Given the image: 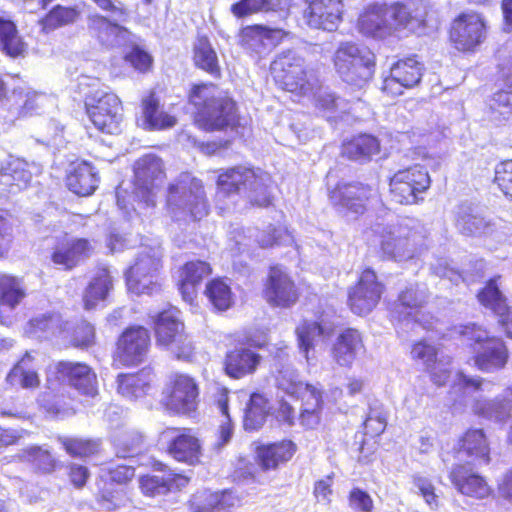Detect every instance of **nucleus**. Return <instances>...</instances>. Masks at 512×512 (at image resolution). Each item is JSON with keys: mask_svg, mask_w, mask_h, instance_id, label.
<instances>
[{"mask_svg": "<svg viewBox=\"0 0 512 512\" xmlns=\"http://www.w3.org/2000/svg\"><path fill=\"white\" fill-rule=\"evenodd\" d=\"M71 389L94 398L98 395L97 374L86 362L58 360L46 368L45 391L39 395L38 402L48 413H62L75 399Z\"/></svg>", "mask_w": 512, "mask_h": 512, "instance_id": "f257e3e1", "label": "nucleus"}, {"mask_svg": "<svg viewBox=\"0 0 512 512\" xmlns=\"http://www.w3.org/2000/svg\"><path fill=\"white\" fill-rule=\"evenodd\" d=\"M219 86L211 81L192 83L186 93L187 104L193 108L192 123L203 132H238L243 127L237 102L219 95Z\"/></svg>", "mask_w": 512, "mask_h": 512, "instance_id": "f03ea898", "label": "nucleus"}, {"mask_svg": "<svg viewBox=\"0 0 512 512\" xmlns=\"http://www.w3.org/2000/svg\"><path fill=\"white\" fill-rule=\"evenodd\" d=\"M96 85L97 80L90 77H83L77 83L76 92L84 96L85 114L98 133L120 135L125 121L123 101L115 92H99L94 89Z\"/></svg>", "mask_w": 512, "mask_h": 512, "instance_id": "7ed1b4c3", "label": "nucleus"}, {"mask_svg": "<svg viewBox=\"0 0 512 512\" xmlns=\"http://www.w3.org/2000/svg\"><path fill=\"white\" fill-rule=\"evenodd\" d=\"M165 206L173 217L189 222H199L210 213L203 181L189 173H182L168 185Z\"/></svg>", "mask_w": 512, "mask_h": 512, "instance_id": "20e7f679", "label": "nucleus"}, {"mask_svg": "<svg viewBox=\"0 0 512 512\" xmlns=\"http://www.w3.org/2000/svg\"><path fill=\"white\" fill-rule=\"evenodd\" d=\"M455 334L473 351L474 366L482 372H495L506 367L509 361V349L506 342L476 322L459 325Z\"/></svg>", "mask_w": 512, "mask_h": 512, "instance_id": "39448f33", "label": "nucleus"}, {"mask_svg": "<svg viewBox=\"0 0 512 512\" xmlns=\"http://www.w3.org/2000/svg\"><path fill=\"white\" fill-rule=\"evenodd\" d=\"M155 343L178 361L191 362L196 354L195 343L176 309L157 312L152 318Z\"/></svg>", "mask_w": 512, "mask_h": 512, "instance_id": "423d86ee", "label": "nucleus"}, {"mask_svg": "<svg viewBox=\"0 0 512 512\" xmlns=\"http://www.w3.org/2000/svg\"><path fill=\"white\" fill-rule=\"evenodd\" d=\"M200 403L201 386L197 377L181 371L168 375L159 401L164 413L175 417H192L197 414Z\"/></svg>", "mask_w": 512, "mask_h": 512, "instance_id": "0eeeda50", "label": "nucleus"}, {"mask_svg": "<svg viewBox=\"0 0 512 512\" xmlns=\"http://www.w3.org/2000/svg\"><path fill=\"white\" fill-rule=\"evenodd\" d=\"M489 28L483 13L474 10L462 11L451 20L447 29V41L458 53L473 55L487 41Z\"/></svg>", "mask_w": 512, "mask_h": 512, "instance_id": "6e6552de", "label": "nucleus"}, {"mask_svg": "<svg viewBox=\"0 0 512 512\" xmlns=\"http://www.w3.org/2000/svg\"><path fill=\"white\" fill-rule=\"evenodd\" d=\"M270 73L275 85L297 96H305L313 89L311 70L305 59L288 49L279 53L270 64Z\"/></svg>", "mask_w": 512, "mask_h": 512, "instance_id": "1a4fd4ad", "label": "nucleus"}, {"mask_svg": "<svg viewBox=\"0 0 512 512\" xmlns=\"http://www.w3.org/2000/svg\"><path fill=\"white\" fill-rule=\"evenodd\" d=\"M333 65L345 83L361 88L373 78L376 59L373 53L357 44L343 42L334 52Z\"/></svg>", "mask_w": 512, "mask_h": 512, "instance_id": "9d476101", "label": "nucleus"}, {"mask_svg": "<svg viewBox=\"0 0 512 512\" xmlns=\"http://www.w3.org/2000/svg\"><path fill=\"white\" fill-rule=\"evenodd\" d=\"M387 183L393 202L411 206L424 201V194L430 189L432 179L424 165L413 164L396 170L388 177Z\"/></svg>", "mask_w": 512, "mask_h": 512, "instance_id": "9b49d317", "label": "nucleus"}, {"mask_svg": "<svg viewBox=\"0 0 512 512\" xmlns=\"http://www.w3.org/2000/svg\"><path fill=\"white\" fill-rule=\"evenodd\" d=\"M301 296L299 283L285 266L272 264L268 267L261 297L270 308L291 309L300 302Z\"/></svg>", "mask_w": 512, "mask_h": 512, "instance_id": "f8f14e48", "label": "nucleus"}, {"mask_svg": "<svg viewBox=\"0 0 512 512\" xmlns=\"http://www.w3.org/2000/svg\"><path fill=\"white\" fill-rule=\"evenodd\" d=\"M385 291L386 286L376 270L365 266L354 283L347 288V307L357 316H367L380 304Z\"/></svg>", "mask_w": 512, "mask_h": 512, "instance_id": "ddd939ff", "label": "nucleus"}, {"mask_svg": "<svg viewBox=\"0 0 512 512\" xmlns=\"http://www.w3.org/2000/svg\"><path fill=\"white\" fill-rule=\"evenodd\" d=\"M327 195L334 208L359 219L369 212L371 203L377 196V189L358 180L338 181L329 189Z\"/></svg>", "mask_w": 512, "mask_h": 512, "instance_id": "4468645a", "label": "nucleus"}, {"mask_svg": "<svg viewBox=\"0 0 512 512\" xmlns=\"http://www.w3.org/2000/svg\"><path fill=\"white\" fill-rule=\"evenodd\" d=\"M166 179L163 160L154 154H144L133 165V193L136 201L147 207L156 206V191Z\"/></svg>", "mask_w": 512, "mask_h": 512, "instance_id": "2eb2a0df", "label": "nucleus"}, {"mask_svg": "<svg viewBox=\"0 0 512 512\" xmlns=\"http://www.w3.org/2000/svg\"><path fill=\"white\" fill-rule=\"evenodd\" d=\"M152 339L148 328L130 325L118 336L113 352V361L123 367H136L148 358Z\"/></svg>", "mask_w": 512, "mask_h": 512, "instance_id": "dca6fc26", "label": "nucleus"}, {"mask_svg": "<svg viewBox=\"0 0 512 512\" xmlns=\"http://www.w3.org/2000/svg\"><path fill=\"white\" fill-rule=\"evenodd\" d=\"M163 269L160 255L154 252L140 253L125 271L128 290L136 295H151L160 287L158 277Z\"/></svg>", "mask_w": 512, "mask_h": 512, "instance_id": "f3484780", "label": "nucleus"}, {"mask_svg": "<svg viewBox=\"0 0 512 512\" xmlns=\"http://www.w3.org/2000/svg\"><path fill=\"white\" fill-rule=\"evenodd\" d=\"M136 476V469L132 465L117 464L108 467L104 475L99 477L97 483L96 502L109 511H115L125 505L126 493L114 488V485L127 486Z\"/></svg>", "mask_w": 512, "mask_h": 512, "instance_id": "a211bd4d", "label": "nucleus"}, {"mask_svg": "<svg viewBox=\"0 0 512 512\" xmlns=\"http://www.w3.org/2000/svg\"><path fill=\"white\" fill-rule=\"evenodd\" d=\"M425 67L418 55L411 54L395 61L383 78L381 90L390 97H397L405 90L418 86Z\"/></svg>", "mask_w": 512, "mask_h": 512, "instance_id": "6ab92c4d", "label": "nucleus"}, {"mask_svg": "<svg viewBox=\"0 0 512 512\" xmlns=\"http://www.w3.org/2000/svg\"><path fill=\"white\" fill-rule=\"evenodd\" d=\"M264 346V343H251L248 340L238 342L224 354V374L230 379L239 380L256 373L262 362V356L256 349H262Z\"/></svg>", "mask_w": 512, "mask_h": 512, "instance_id": "aec40b11", "label": "nucleus"}, {"mask_svg": "<svg viewBox=\"0 0 512 512\" xmlns=\"http://www.w3.org/2000/svg\"><path fill=\"white\" fill-rule=\"evenodd\" d=\"M415 232L409 228L388 226L379 233L377 255L381 261L411 258L416 248Z\"/></svg>", "mask_w": 512, "mask_h": 512, "instance_id": "412c9836", "label": "nucleus"}, {"mask_svg": "<svg viewBox=\"0 0 512 512\" xmlns=\"http://www.w3.org/2000/svg\"><path fill=\"white\" fill-rule=\"evenodd\" d=\"M213 274L211 263L203 259H189L177 268L176 288L183 301L194 305L205 279Z\"/></svg>", "mask_w": 512, "mask_h": 512, "instance_id": "4be33fe9", "label": "nucleus"}, {"mask_svg": "<svg viewBox=\"0 0 512 512\" xmlns=\"http://www.w3.org/2000/svg\"><path fill=\"white\" fill-rule=\"evenodd\" d=\"M173 436L167 443V453L177 462L188 465L201 463L202 444L196 432L189 427H168Z\"/></svg>", "mask_w": 512, "mask_h": 512, "instance_id": "5701e85b", "label": "nucleus"}, {"mask_svg": "<svg viewBox=\"0 0 512 512\" xmlns=\"http://www.w3.org/2000/svg\"><path fill=\"white\" fill-rule=\"evenodd\" d=\"M305 23L314 29L335 31L343 19V0H305Z\"/></svg>", "mask_w": 512, "mask_h": 512, "instance_id": "b1692460", "label": "nucleus"}, {"mask_svg": "<svg viewBox=\"0 0 512 512\" xmlns=\"http://www.w3.org/2000/svg\"><path fill=\"white\" fill-rule=\"evenodd\" d=\"M453 453L473 464L488 465L492 460L489 436L483 428L469 427L457 438Z\"/></svg>", "mask_w": 512, "mask_h": 512, "instance_id": "393cba45", "label": "nucleus"}, {"mask_svg": "<svg viewBox=\"0 0 512 512\" xmlns=\"http://www.w3.org/2000/svg\"><path fill=\"white\" fill-rule=\"evenodd\" d=\"M365 352L362 332L354 327H345L336 335L330 347V357L339 367L350 369L359 354Z\"/></svg>", "mask_w": 512, "mask_h": 512, "instance_id": "a878e982", "label": "nucleus"}, {"mask_svg": "<svg viewBox=\"0 0 512 512\" xmlns=\"http://www.w3.org/2000/svg\"><path fill=\"white\" fill-rule=\"evenodd\" d=\"M260 169L252 165L237 164L218 170L216 187L224 196L238 195L253 185Z\"/></svg>", "mask_w": 512, "mask_h": 512, "instance_id": "bb28decb", "label": "nucleus"}, {"mask_svg": "<svg viewBox=\"0 0 512 512\" xmlns=\"http://www.w3.org/2000/svg\"><path fill=\"white\" fill-rule=\"evenodd\" d=\"M254 451L256 465L262 472H269L289 462L297 452V445L290 439H282L258 444Z\"/></svg>", "mask_w": 512, "mask_h": 512, "instance_id": "cd10ccee", "label": "nucleus"}, {"mask_svg": "<svg viewBox=\"0 0 512 512\" xmlns=\"http://www.w3.org/2000/svg\"><path fill=\"white\" fill-rule=\"evenodd\" d=\"M448 477L454 488L464 496L484 499L492 494V489L485 477L474 472L467 464H455Z\"/></svg>", "mask_w": 512, "mask_h": 512, "instance_id": "c85d7f7f", "label": "nucleus"}, {"mask_svg": "<svg viewBox=\"0 0 512 512\" xmlns=\"http://www.w3.org/2000/svg\"><path fill=\"white\" fill-rule=\"evenodd\" d=\"M94 253L92 240L88 238L67 239L57 244L50 255V259L56 266L65 271L76 268L84 259Z\"/></svg>", "mask_w": 512, "mask_h": 512, "instance_id": "c756f323", "label": "nucleus"}, {"mask_svg": "<svg viewBox=\"0 0 512 512\" xmlns=\"http://www.w3.org/2000/svg\"><path fill=\"white\" fill-rule=\"evenodd\" d=\"M100 177L95 166L87 160H74L65 175V185L79 197L91 196L98 188Z\"/></svg>", "mask_w": 512, "mask_h": 512, "instance_id": "7c9ffc66", "label": "nucleus"}, {"mask_svg": "<svg viewBox=\"0 0 512 512\" xmlns=\"http://www.w3.org/2000/svg\"><path fill=\"white\" fill-rule=\"evenodd\" d=\"M140 114L143 128L148 131H161L174 127L177 118L163 109L160 97L155 90H149L140 100Z\"/></svg>", "mask_w": 512, "mask_h": 512, "instance_id": "2f4dec72", "label": "nucleus"}, {"mask_svg": "<svg viewBox=\"0 0 512 512\" xmlns=\"http://www.w3.org/2000/svg\"><path fill=\"white\" fill-rule=\"evenodd\" d=\"M381 151L380 140L369 133H358L342 141L340 156L350 162L366 164Z\"/></svg>", "mask_w": 512, "mask_h": 512, "instance_id": "473e14b6", "label": "nucleus"}, {"mask_svg": "<svg viewBox=\"0 0 512 512\" xmlns=\"http://www.w3.org/2000/svg\"><path fill=\"white\" fill-rule=\"evenodd\" d=\"M358 30L377 39L392 36V27L387 19V7L384 2L370 3L364 7L357 20Z\"/></svg>", "mask_w": 512, "mask_h": 512, "instance_id": "72a5a7b5", "label": "nucleus"}, {"mask_svg": "<svg viewBox=\"0 0 512 512\" xmlns=\"http://www.w3.org/2000/svg\"><path fill=\"white\" fill-rule=\"evenodd\" d=\"M236 497L232 490L204 488L192 494L188 501L190 512H230Z\"/></svg>", "mask_w": 512, "mask_h": 512, "instance_id": "f704fd0d", "label": "nucleus"}, {"mask_svg": "<svg viewBox=\"0 0 512 512\" xmlns=\"http://www.w3.org/2000/svg\"><path fill=\"white\" fill-rule=\"evenodd\" d=\"M59 341L65 348L87 351L97 344L96 328L86 319L74 323L63 321Z\"/></svg>", "mask_w": 512, "mask_h": 512, "instance_id": "c9c22d12", "label": "nucleus"}, {"mask_svg": "<svg viewBox=\"0 0 512 512\" xmlns=\"http://www.w3.org/2000/svg\"><path fill=\"white\" fill-rule=\"evenodd\" d=\"M418 6L419 3L414 0L386 3L387 15L389 14L391 20L392 35L403 30L412 31L414 25L421 28L426 26L425 17L418 14Z\"/></svg>", "mask_w": 512, "mask_h": 512, "instance_id": "e433bc0d", "label": "nucleus"}, {"mask_svg": "<svg viewBox=\"0 0 512 512\" xmlns=\"http://www.w3.org/2000/svg\"><path fill=\"white\" fill-rule=\"evenodd\" d=\"M155 371L151 366H145L134 373L118 375L117 390L123 396L136 400L148 395L153 387Z\"/></svg>", "mask_w": 512, "mask_h": 512, "instance_id": "4c0bfd02", "label": "nucleus"}, {"mask_svg": "<svg viewBox=\"0 0 512 512\" xmlns=\"http://www.w3.org/2000/svg\"><path fill=\"white\" fill-rule=\"evenodd\" d=\"M192 62L195 68L214 79L222 77V68L216 50L206 34H197L192 45Z\"/></svg>", "mask_w": 512, "mask_h": 512, "instance_id": "58836bf2", "label": "nucleus"}, {"mask_svg": "<svg viewBox=\"0 0 512 512\" xmlns=\"http://www.w3.org/2000/svg\"><path fill=\"white\" fill-rule=\"evenodd\" d=\"M112 287L113 281L110 271L105 267L99 268L83 291V308L86 311L95 309L100 302L106 300Z\"/></svg>", "mask_w": 512, "mask_h": 512, "instance_id": "ea45409f", "label": "nucleus"}, {"mask_svg": "<svg viewBox=\"0 0 512 512\" xmlns=\"http://www.w3.org/2000/svg\"><path fill=\"white\" fill-rule=\"evenodd\" d=\"M500 280L501 275L490 277L476 293L478 303L495 316L504 313L509 306L508 298L501 290Z\"/></svg>", "mask_w": 512, "mask_h": 512, "instance_id": "a19ab883", "label": "nucleus"}, {"mask_svg": "<svg viewBox=\"0 0 512 512\" xmlns=\"http://www.w3.org/2000/svg\"><path fill=\"white\" fill-rule=\"evenodd\" d=\"M33 361V355L30 352H25L8 372L7 382L27 390L38 389L41 379L37 370L30 367Z\"/></svg>", "mask_w": 512, "mask_h": 512, "instance_id": "79ce46f5", "label": "nucleus"}, {"mask_svg": "<svg viewBox=\"0 0 512 512\" xmlns=\"http://www.w3.org/2000/svg\"><path fill=\"white\" fill-rule=\"evenodd\" d=\"M213 310L225 312L233 307L235 296L225 277L217 276L208 280L203 291Z\"/></svg>", "mask_w": 512, "mask_h": 512, "instance_id": "37998d69", "label": "nucleus"}, {"mask_svg": "<svg viewBox=\"0 0 512 512\" xmlns=\"http://www.w3.org/2000/svg\"><path fill=\"white\" fill-rule=\"evenodd\" d=\"M270 415H272V411L268 397L261 392H252L243 418L245 430H259Z\"/></svg>", "mask_w": 512, "mask_h": 512, "instance_id": "c03bdc74", "label": "nucleus"}, {"mask_svg": "<svg viewBox=\"0 0 512 512\" xmlns=\"http://www.w3.org/2000/svg\"><path fill=\"white\" fill-rule=\"evenodd\" d=\"M81 10L77 6H64L57 4L45 13L38 21L41 31L52 32L56 29L69 26L78 21Z\"/></svg>", "mask_w": 512, "mask_h": 512, "instance_id": "a18cd8bd", "label": "nucleus"}, {"mask_svg": "<svg viewBox=\"0 0 512 512\" xmlns=\"http://www.w3.org/2000/svg\"><path fill=\"white\" fill-rule=\"evenodd\" d=\"M459 233L465 237H487L494 232V223L485 217L470 212H460L455 218Z\"/></svg>", "mask_w": 512, "mask_h": 512, "instance_id": "49530a36", "label": "nucleus"}, {"mask_svg": "<svg viewBox=\"0 0 512 512\" xmlns=\"http://www.w3.org/2000/svg\"><path fill=\"white\" fill-rule=\"evenodd\" d=\"M87 27L89 33L101 43H106L112 38L125 37L130 34L129 29L99 13L88 17Z\"/></svg>", "mask_w": 512, "mask_h": 512, "instance_id": "de8ad7c7", "label": "nucleus"}, {"mask_svg": "<svg viewBox=\"0 0 512 512\" xmlns=\"http://www.w3.org/2000/svg\"><path fill=\"white\" fill-rule=\"evenodd\" d=\"M27 45L19 35L16 24L7 18L0 17V50L11 58L23 56Z\"/></svg>", "mask_w": 512, "mask_h": 512, "instance_id": "09e8293b", "label": "nucleus"}, {"mask_svg": "<svg viewBox=\"0 0 512 512\" xmlns=\"http://www.w3.org/2000/svg\"><path fill=\"white\" fill-rule=\"evenodd\" d=\"M30 181V171L19 160L10 161L0 168V184L9 192L25 189Z\"/></svg>", "mask_w": 512, "mask_h": 512, "instance_id": "8fccbe9b", "label": "nucleus"}, {"mask_svg": "<svg viewBox=\"0 0 512 512\" xmlns=\"http://www.w3.org/2000/svg\"><path fill=\"white\" fill-rule=\"evenodd\" d=\"M303 390L310 393L311 397L314 399V405L312 408L301 409L297 419L303 427L312 429L320 422V413L323 407L322 393L320 390L307 383H298L294 386L292 391L287 392L289 394H296L303 392Z\"/></svg>", "mask_w": 512, "mask_h": 512, "instance_id": "3c124183", "label": "nucleus"}, {"mask_svg": "<svg viewBox=\"0 0 512 512\" xmlns=\"http://www.w3.org/2000/svg\"><path fill=\"white\" fill-rule=\"evenodd\" d=\"M26 296V290L16 276L0 273V309H14Z\"/></svg>", "mask_w": 512, "mask_h": 512, "instance_id": "603ef678", "label": "nucleus"}, {"mask_svg": "<svg viewBox=\"0 0 512 512\" xmlns=\"http://www.w3.org/2000/svg\"><path fill=\"white\" fill-rule=\"evenodd\" d=\"M269 177L261 170L257 180L244 193L247 204L251 208H268L273 204Z\"/></svg>", "mask_w": 512, "mask_h": 512, "instance_id": "864d4df0", "label": "nucleus"}, {"mask_svg": "<svg viewBox=\"0 0 512 512\" xmlns=\"http://www.w3.org/2000/svg\"><path fill=\"white\" fill-rule=\"evenodd\" d=\"M295 334L299 350L308 358L310 351L315 347V338L325 335V327L319 321L303 320L296 327Z\"/></svg>", "mask_w": 512, "mask_h": 512, "instance_id": "5fc2aeb1", "label": "nucleus"}, {"mask_svg": "<svg viewBox=\"0 0 512 512\" xmlns=\"http://www.w3.org/2000/svg\"><path fill=\"white\" fill-rule=\"evenodd\" d=\"M63 320L54 314H43L31 318L26 327V331L33 336H55L60 337Z\"/></svg>", "mask_w": 512, "mask_h": 512, "instance_id": "6e6d98bb", "label": "nucleus"}, {"mask_svg": "<svg viewBox=\"0 0 512 512\" xmlns=\"http://www.w3.org/2000/svg\"><path fill=\"white\" fill-rule=\"evenodd\" d=\"M65 452L73 458H90L100 452L101 443L99 440L82 437H66L61 440Z\"/></svg>", "mask_w": 512, "mask_h": 512, "instance_id": "4d7b16f0", "label": "nucleus"}, {"mask_svg": "<svg viewBox=\"0 0 512 512\" xmlns=\"http://www.w3.org/2000/svg\"><path fill=\"white\" fill-rule=\"evenodd\" d=\"M492 184L504 199L512 203V159L501 160L495 165Z\"/></svg>", "mask_w": 512, "mask_h": 512, "instance_id": "13d9d810", "label": "nucleus"}, {"mask_svg": "<svg viewBox=\"0 0 512 512\" xmlns=\"http://www.w3.org/2000/svg\"><path fill=\"white\" fill-rule=\"evenodd\" d=\"M314 107L327 119H335L344 113L346 101L334 92H324L315 97Z\"/></svg>", "mask_w": 512, "mask_h": 512, "instance_id": "bf43d9fd", "label": "nucleus"}, {"mask_svg": "<svg viewBox=\"0 0 512 512\" xmlns=\"http://www.w3.org/2000/svg\"><path fill=\"white\" fill-rule=\"evenodd\" d=\"M145 446V437L139 431H126L117 440V453L122 458L140 455Z\"/></svg>", "mask_w": 512, "mask_h": 512, "instance_id": "052dcab7", "label": "nucleus"}, {"mask_svg": "<svg viewBox=\"0 0 512 512\" xmlns=\"http://www.w3.org/2000/svg\"><path fill=\"white\" fill-rule=\"evenodd\" d=\"M27 462L38 474H50L57 468V461L48 450L30 447L26 450Z\"/></svg>", "mask_w": 512, "mask_h": 512, "instance_id": "680f3d73", "label": "nucleus"}, {"mask_svg": "<svg viewBox=\"0 0 512 512\" xmlns=\"http://www.w3.org/2000/svg\"><path fill=\"white\" fill-rule=\"evenodd\" d=\"M425 304V296L417 287H405L397 296V307L400 308V312H406L408 316L418 312Z\"/></svg>", "mask_w": 512, "mask_h": 512, "instance_id": "e2e57ef3", "label": "nucleus"}, {"mask_svg": "<svg viewBox=\"0 0 512 512\" xmlns=\"http://www.w3.org/2000/svg\"><path fill=\"white\" fill-rule=\"evenodd\" d=\"M410 355L413 361L420 362L424 366V370L441 359L439 358V348L426 339L413 342Z\"/></svg>", "mask_w": 512, "mask_h": 512, "instance_id": "0e129e2a", "label": "nucleus"}, {"mask_svg": "<svg viewBox=\"0 0 512 512\" xmlns=\"http://www.w3.org/2000/svg\"><path fill=\"white\" fill-rule=\"evenodd\" d=\"M124 60L140 73H148L153 68L154 59L143 47L133 44L124 54Z\"/></svg>", "mask_w": 512, "mask_h": 512, "instance_id": "69168bd1", "label": "nucleus"}, {"mask_svg": "<svg viewBox=\"0 0 512 512\" xmlns=\"http://www.w3.org/2000/svg\"><path fill=\"white\" fill-rule=\"evenodd\" d=\"M489 107L499 118L506 119L512 114V83L507 84L492 95Z\"/></svg>", "mask_w": 512, "mask_h": 512, "instance_id": "338daca9", "label": "nucleus"}, {"mask_svg": "<svg viewBox=\"0 0 512 512\" xmlns=\"http://www.w3.org/2000/svg\"><path fill=\"white\" fill-rule=\"evenodd\" d=\"M347 501L349 507L355 512H374L375 510L371 495L359 487H353L349 491Z\"/></svg>", "mask_w": 512, "mask_h": 512, "instance_id": "774afa93", "label": "nucleus"}]
</instances>
